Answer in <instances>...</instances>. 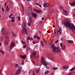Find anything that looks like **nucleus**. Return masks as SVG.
Segmentation results:
<instances>
[{
  "label": "nucleus",
  "mask_w": 75,
  "mask_h": 75,
  "mask_svg": "<svg viewBox=\"0 0 75 75\" xmlns=\"http://www.w3.org/2000/svg\"><path fill=\"white\" fill-rule=\"evenodd\" d=\"M50 48H52V51L53 53H56L57 52V47L54 46V44H52L50 46Z\"/></svg>",
  "instance_id": "nucleus-1"
},
{
  "label": "nucleus",
  "mask_w": 75,
  "mask_h": 75,
  "mask_svg": "<svg viewBox=\"0 0 75 75\" xmlns=\"http://www.w3.org/2000/svg\"><path fill=\"white\" fill-rule=\"evenodd\" d=\"M69 28L70 29H72L74 30H75V26L73 23H70V24Z\"/></svg>",
  "instance_id": "nucleus-2"
},
{
  "label": "nucleus",
  "mask_w": 75,
  "mask_h": 75,
  "mask_svg": "<svg viewBox=\"0 0 75 75\" xmlns=\"http://www.w3.org/2000/svg\"><path fill=\"white\" fill-rule=\"evenodd\" d=\"M6 38L5 39L6 41L5 42V45H8V41H9V38L8 36H6Z\"/></svg>",
  "instance_id": "nucleus-3"
},
{
  "label": "nucleus",
  "mask_w": 75,
  "mask_h": 75,
  "mask_svg": "<svg viewBox=\"0 0 75 75\" xmlns=\"http://www.w3.org/2000/svg\"><path fill=\"white\" fill-rule=\"evenodd\" d=\"M15 46V44H14V42H11V44L10 45V50H12V49L13 48V47H14Z\"/></svg>",
  "instance_id": "nucleus-4"
},
{
  "label": "nucleus",
  "mask_w": 75,
  "mask_h": 75,
  "mask_svg": "<svg viewBox=\"0 0 75 75\" xmlns=\"http://www.w3.org/2000/svg\"><path fill=\"white\" fill-rule=\"evenodd\" d=\"M70 24V22H68L64 23V25L67 27H69Z\"/></svg>",
  "instance_id": "nucleus-5"
},
{
  "label": "nucleus",
  "mask_w": 75,
  "mask_h": 75,
  "mask_svg": "<svg viewBox=\"0 0 75 75\" xmlns=\"http://www.w3.org/2000/svg\"><path fill=\"white\" fill-rule=\"evenodd\" d=\"M32 16L35 18L37 17V15L35 14L34 12H32L30 13Z\"/></svg>",
  "instance_id": "nucleus-6"
},
{
  "label": "nucleus",
  "mask_w": 75,
  "mask_h": 75,
  "mask_svg": "<svg viewBox=\"0 0 75 75\" xmlns=\"http://www.w3.org/2000/svg\"><path fill=\"white\" fill-rule=\"evenodd\" d=\"M43 65L45 67H47V65H50V64L49 63L46 62L44 61L43 62Z\"/></svg>",
  "instance_id": "nucleus-7"
},
{
  "label": "nucleus",
  "mask_w": 75,
  "mask_h": 75,
  "mask_svg": "<svg viewBox=\"0 0 75 75\" xmlns=\"http://www.w3.org/2000/svg\"><path fill=\"white\" fill-rule=\"evenodd\" d=\"M61 49H60L59 47H57L56 49L57 52H56V53H57V52H61Z\"/></svg>",
  "instance_id": "nucleus-8"
},
{
  "label": "nucleus",
  "mask_w": 75,
  "mask_h": 75,
  "mask_svg": "<svg viewBox=\"0 0 75 75\" xmlns=\"http://www.w3.org/2000/svg\"><path fill=\"white\" fill-rule=\"evenodd\" d=\"M21 71V70H20L18 69L16 71V72L15 73V75H19V74H20Z\"/></svg>",
  "instance_id": "nucleus-9"
},
{
  "label": "nucleus",
  "mask_w": 75,
  "mask_h": 75,
  "mask_svg": "<svg viewBox=\"0 0 75 75\" xmlns=\"http://www.w3.org/2000/svg\"><path fill=\"white\" fill-rule=\"evenodd\" d=\"M63 14L65 16H67L68 14V12L66 10H65L63 11Z\"/></svg>",
  "instance_id": "nucleus-10"
},
{
  "label": "nucleus",
  "mask_w": 75,
  "mask_h": 75,
  "mask_svg": "<svg viewBox=\"0 0 75 75\" xmlns=\"http://www.w3.org/2000/svg\"><path fill=\"white\" fill-rule=\"evenodd\" d=\"M23 31L24 32V34H27L28 32L27 31V29H26V28H23Z\"/></svg>",
  "instance_id": "nucleus-11"
},
{
  "label": "nucleus",
  "mask_w": 75,
  "mask_h": 75,
  "mask_svg": "<svg viewBox=\"0 0 75 75\" xmlns=\"http://www.w3.org/2000/svg\"><path fill=\"white\" fill-rule=\"evenodd\" d=\"M20 57L21 58H23V59H25V58H26V56L25 54L23 56L22 55H20Z\"/></svg>",
  "instance_id": "nucleus-12"
},
{
  "label": "nucleus",
  "mask_w": 75,
  "mask_h": 75,
  "mask_svg": "<svg viewBox=\"0 0 75 75\" xmlns=\"http://www.w3.org/2000/svg\"><path fill=\"white\" fill-rule=\"evenodd\" d=\"M2 32L3 35H5V33L6 32V30H5V28H3L2 29Z\"/></svg>",
  "instance_id": "nucleus-13"
},
{
  "label": "nucleus",
  "mask_w": 75,
  "mask_h": 75,
  "mask_svg": "<svg viewBox=\"0 0 75 75\" xmlns=\"http://www.w3.org/2000/svg\"><path fill=\"white\" fill-rule=\"evenodd\" d=\"M33 55H31V57L32 58H33V57H34V56H35L36 54H37V53L35 52H33Z\"/></svg>",
  "instance_id": "nucleus-14"
},
{
  "label": "nucleus",
  "mask_w": 75,
  "mask_h": 75,
  "mask_svg": "<svg viewBox=\"0 0 75 75\" xmlns=\"http://www.w3.org/2000/svg\"><path fill=\"white\" fill-rule=\"evenodd\" d=\"M28 17L30 23H31V22H32V18H31V16L30 15H29Z\"/></svg>",
  "instance_id": "nucleus-15"
},
{
  "label": "nucleus",
  "mask_w": 75,
  "mask_h": 75,
  "mask_svg": "<svg viewBox=\"0 0 75 75\" xmlns=\"http://www.w3.org/2000/svg\"><path fill=\"white\" fill-rule=\"evenodd\" d=\"M69 68V66H63L62 67V68L63 69H67V68Z\"/></svg>",
  "instance_id": "nucleus-16"
},
{
  "label": "nucleus",
  "mask_w": 75,
  "mask_h": 75,
  "mask_svg": "<svg viewBox=\"0 0 75 75\" xmlns=\"http://www.w3.org/2000/svg\"><path fill=\"white\" fill-rule=\"evenodd\" d=\"M50 58L51 60H52L54 59V56H53V55H52V54H51V56H50Z\"/></svg>",
  "instance_id": "nucleus-17"
},
{
  "label": "nucleus",
  "mask_w": 75,
  "mask_h": 75,
  "mask_svg": "<svg viewBox=\"0 0 75 75\" xmlns=\"http://www.w3.org/2000/svg\"><path fill=\"white\" fill-rule=\"evenodd\" d=\"M36 12L37 13H41V12H42V11H41V10L36 9Z\"/></svg>",
  "instance_id": "nucleus-18"
},
{
  "label": "nucleus",
  "mask_w": 75,
  "mask_h": 75,
  "mask_svg": "<svg viewBox=\"0 0 75 75\" xmlns=\"http://www.w3.org/2000/svg\"><path fill=\"white\" fill-rule=\"evenodd\" d=\"M44 61H44V57H42L41 58V63L42 64H43V62H44Z\"/></svg>",
  "instance_id": "nucleus-19"
},
{
  "label": "nucleus",
  "mask_w": 75,
  "mask_h": 75,
  "mask_svg": "<svg viewBox=\"0 0 75 75\" xmlns=\"http://www.w3.org/2000/svg\"><path fill=\"white\" fill-rule=\"evenodd\" d=\"M67 42L69 43H73V42H74V41H73L70 40H68L67 41Z\"/></svg>",
  "instance_id": "nucleus-20"
},
{
  "label": "nucleus",
  "mask_w": 75,
  "mask_h": 75,
  "mask_svg": "<svg viewBox=\"0 0 75 75\" xmlns=\"http://www.w3.org/2000/svg\"><path fill=\"white\" fill-rule=\"evenodd\" d=\"M18 69L19 70H20V71H21L22 70V67L20 66H18Z\"/></svg>",
  "instance_id": "nucleus-21"
},
{
  "label": "nucleus",
  "mask_w": 75,
  "mask_h": 75,
  "mask_svg": "<svg viewBox=\"0 0 75 75\" xmlns=\"http://www.w3.org/2000/svg\"><path fill=\"white\" fill-rule=\"evenodd\" d=\"M62 50H65V45H63L62 47Z\"/></svg>",
  "instance_id": "nucleus-22"
},
{
  "label": "nucleus",
  "mask_w": 75,
  "mask_h": 75,
  "mask_svg": "<svg viewBox=\"0 0 75 75\" xmlns=\"http://www.w3.org/2000/svg\"><path fill=\"white\" fill-rule=\"evenodd\" d=\"M52 69H53L54 70H57V69H58V68L57 67H55L54 66L53 67V68Z\"/></svg>",
  "instance_id": "nucleus-23"
},
{
  "label": "nucleus",
  "mask_w": 75,
  "mask_h": 75,
  "mask_svg": "<svg viewBox=\"0 0 75 75\" xmlns=\"http://www.w3.org/2000/svg\"><path fill=\"white\" fill-rule=\"evenodd\" d=\"M71 5L72 6H75V1L72 3L71 4Z\"/></svg>",
  "instance_id": "nucleus-24"
},
{
  "label": "nucleus",
  "mask_w": 75,
  "mask_h": 75,
  "mask_svg": "<svg viewBox=\"0 0 75 75\" xmlns=\"http://www.w3.org/2000/svg\"><path fill=\"white\" fill-rule=\"evenodd\" d=\"M0 52H1V54H4V52H4V51L3 52V50H0Z\"/></svg>",
  "instance_id": "nucleus-25"
},
{
  "label": "nucleus",
  "mask_w": 75,
  "mask_h": 75,
  "mask_svg": "<svg viewBox=\"0 0 75 75\" xmlns=\"http://www.w3.org/2000/svg\"><path fill=\"white\" fill-rule=\"evenodd\" d=\"M30 47H28L26 49V51L27 52H28V51H29V50H30Z\"/></svg>",
  "instance_id": "nucleus-26"
},
{
  "label": "nucleus",
  "mask_w": 75,
  "mask_h": 75,
  "mask_svg": "<svg viewBox=\"0 0 75 75\" xmlns=\"http://www.w3.org/2000/svg\"><path fill=\"white\" fill-rule=\"evenodd\" d=\"M49 71H46L45 72V75H47V74L49 73Z\"/></svg>",
  "instance_id": "nucleus-27"
},
{
  "label": "nucleus",
  "mask_w": 75,
  "mask_h": 75,
  "mask_svg": "<svg viewBox=\"0 0 75 75\" xmlns=\"http://www.w3.org/2000/svg\"><path fill=\"white\" fill-rule=\"evenodd\" d=\"M68 20L67 19H65L64 21V22L65 23H66L68 22Z\"/></svg>",
  "instance_id": "nucleus-28"
},
{
  "label": "nucleus",
  "mask_w": 75,
  "mask_h": 75,
  "mask_svg": "<svg viewBox=\"0 0 75 75\" xmlns=\"http://www.w3.org/2000/svg\"><path fill=\"white\" fill-rule=\"evenodd\" d=\"M42 40H43L44 43L45 44H47V42H45V39H44V38H43Z\"/></svg>",
  "instance_id": "nucleus-29"
},
{
  "label": "nucleus",
  "mask_w": 75,
  "mask_h": 75,
  "mask_svg": "<svg viewBox=\"0 0 75 75\" xmlns=\"http://www.w3.org/2000/svg\"><path fill=\"white\" fill-rule=\"evenodd\" d=\"M21 64L22 65H24V60H22L21 61Z\"/></svg>",
  "instance_id": "nucleus-30"
},
{
  "label": "nucleus",
  "mask_w": 75,
  "mask_h": 75,
  "mask_svg": "<svg viewBox=\"0 0 75 75\" xmlns=\"http://www.w3.org/2000/svg\"><path fill=\"white\" fill-rule=\"evenodd\" d=\"M30 36H28L27 37V41H28V40H30Z\"/></svg>",
  "instance_id": "nucleus-31"
},
{
  "label": "nucleus",
  "mask_w": 75,
  "mask_h": 75,
  "mask_svg": "<svg viewBox=\"0 0 75 75\" xmlns=\"http://www.w3.org/2000/svg\"><path fill=\"white\" fill-rule=\"evenodd\" d=\"M75 69V66L74 67V68H72L70 69L71 71H73V70H74Z\"/></svg>",
  "instance_id": "nucleus-32"
},
{
  "label": "nucleus",
  "mask_w": 75,
  "mask_h": 75,
  "mask_svg": "<svg viewBox=\"0 0 75 75\" xmlns=\"http://www.w3.org/2000/svg\"><path fill=\"white\" fill-rule=\"evenodd\" d=\"M11 33H12V35H13V36H14V37H15V36H16V35H15V34H14V33L13 32H12Z\"/></svg>",
  "instance_id": "nucleus-33"
},
{
  "label": "nucleus",
  "mask_w": 75,
  "mask_h": 75,
  "mask_svg": "<svg viewBox=\"0 0 75 75\" xmlns=\"http://www.w3.org/2000/svg\"><path fill=\"white\" fill-rule=\"evenodd\" d=\"M21 42L22 44H26V43L25 42H23V40H22L21 41Z\"/></svg>",
  "instance_id": "nucleus-34"
},
{
  "label": "nucleus",
  "mask_w": 75,
  "mask_h": 75,
  "mask_svg": "<svg viewBox=\"0 0 75 75\" xmlns=\"http://www.w3.org/2000/svg\"><path fill=\"white\" fill-rule=\"evenodd\" d=\"M60 8H61V9H62L63 8V6H62V5H60Z\"/></svg>",
  "instance_id": "nucleus-35"
},
{
  "label": "nucleus",
  "mask_w": 75,
  "mask_h": 75,
  "mask_svg": "<svg viewBox=\"0 0 75 75\" xmlns=\"http://www.w3.org/2000/svg\"><path fill=\"white\" fill-rule=\"evenodd\" d=\"M49 6V4H48V3H47L46 4V7H48Z\"/></svg>",
  "instance_id": "nucleus-36"
},
{
  "label": "nucleus",
  "mask_w": 75,
  "mask_h": 75,
  "mask_svg": "<svg viewBox=\"0 0 75 75\" xmlns=\"http://www.w3.org/2000/svg\"><path fill=\"white\" fill-rule=\"evenodd\" d=\"M13 14L12 13H11L10 15L9 16V17H11L12 16H13Z\"/></svg>",
  "instance_id": "nucleus-37"
},
{
  "label": "nucleus",
  "mask_w": 75,
  "mask_h": 75,
  "mask_svg": "<svg viewBox=\"0 0 75 75\" xmlns=\"http://www.w3.org/2000/svg\"><path fill=\"white\" fill-rule=\"evenodd\" d=\"M56 33H57V32L54 31V35H53V36L54 37H55V34H56Z\"/></svg>",
  "instance_id": "nucleus-38"
},
{
  "label": "nucleus",
  "mask_w": 75,
  "mask_h": 75,
  "mask_svg": "<svg viewBox=\"0 0 75 75\" xmlns=\"http://www.w3.org/2000/svg\"><path fill=\"white\" fill-rule=\"evenodd\" d=\"M46 3H44V5H43V7H46Z\"/></svg>",
  "instance_id": "nucleus-39"
},
{
  "label": "nucleus",
  "mask_w": 75,
  "mask_h": 75,
  "mask_svg": "<svg viewBox=\"0 0 75 75\" xmlns=\"http://www.w3.org/2000/svg\"><path fill=\"white\" fill-rule=\"evenodd\" d=\"M28 25L29 26H30V25H31V24H30V22H28Z\"/></svg>",
  "instance_id": "nucleus-40"
},
{
  "label": "nucleus",
  "mask_w": 75,
  "mask_h": 75,
  "mask_svg": "<svg viewBox=\"0 0 75 75\" xmlns=\"http://www.w3.org/2000/svg\"><path fill=\"white\" fill-rule=\"evenodd\" d=\"M39 58L38 56H35L34 57V58Z\"/></svg>",
  "instance_id": "nucleus-41"
},
{
  "label": "nucleus",
  "mask_w": 75,
  "mask_h": 75,
  "mask_svg": "<svg viewBox=\"0 0 75 75\" xmlns=\"http://www.w3.org/2000/svg\"><path fill=\"white\" fill-rule=\"evenodd\" d=\"M18 20H19V21L20 20H21V19H20V16H18Z\"/></svg>",
  "instance_id": "nucleus-42"
},
{
  "label": "nucleus",
  "mask_w": 75,
  "mask_h": 75,
  "mask_svg": "<svg viewBox=\"0 0 75 75\" xmlns=\"http://www.w3.org/2000/svg\"><path fill=\"white\" fill-rule=\"evenodd\" d=\"M5 34L6 35H8V32H5Z\"/></svg>",
  "instance_id": "nucleus-43"
},
{
  "label": "nucleus",
  "mask_w": 75,
  "mask_h": 75,
  "mask_svg": "<svg viewBox=\"0 0 75 75\" xmlns=\"http://www.w3.org/2000/svg\"><path fill=\"white\" fill-rule=\"evenodd\" d=\"M10 9V8H6V11H8L9 10V9Z\"/></svg>",
  "instance_id": "nucleus-44"
},
{
  "label": "nucleus",
  "mask_w": 75,
  "mask_h": 75,
  "mask_svg": "<svg viewBox=\"0 0 75 75\" xmlns=\"http://www.w3.org/2000/svg\"><path fill=\"white\" fill-rule=\"evenodd\" d=\"M61 28H60L59 30V32H61Z\"/></svg>",
  "instance_id": "nucleus-45"
},
{
  "label": "nucleus",
  "mask_w": 75,
  "mask_h": 75,
  "mask_svg": "<svg viewBox=\"0 0 75 75\" xmlns=\"http://www.w3.org/2000/svg\"><path fill=\"white\" fill-rule=\"evenodd\" d=\"M36 73H38L39 72V70H38V69L36 71Z\"/></svg>",
  "instance_id": "nucleus-46"
},
{
  "label": "nucleus",
  "mask_w": 75,
  "mask_h": 75,
  "mask_svg": "<svg viewBox=\"0 0 75 75\" xmlns=\"http://www.w3.org/2000/svg\"><path fill=\"white\" fill-rule=\"evenodd\" d=\"M37 36L36 35H34V36H33V38H37Z\"/></svg>",
  "instance_id": "nucleus-47"
},
{
  "label": "nucleus",
  "mask_w": 75,
  "mask_h": 75,
  "mask_svg": "<svg viewBox=\"0 0 75 75\" xmlns=\"http://www.w3.org/2000/svg\"><path fill=\"white\" fill-rule=\"evenodd\" d=\"M36 43V41H33V44H35Z\"/></svg>",
  "instance_id": "nucleus-48"
},
{
  "label": "nucleus",
  "mask_w": 75,
  "mask_h": 75,
  "mask_svg": "<svg viewBox=\"0 0 75 75\" xmlns=\"http://www.w3.org/2000/svg\"><path fill=\"white\" fill-rule=\"evenodd\" d=\"M1 9L2 11H3V12H4V8H2Z\"/></svg>",
  "instance_id": "nucleus-49"
},
{
  "label": "nucleus",
  "mask_w": 75,
  "mask_h": 75,
  "mask_svg": "<svg viewBox=\"0 0 75 75\" xmlns=\"http://www.w3.org/2000/svg\"><path fill=\"white\" fill-rule=\"evenodd\" d=\"M37 39L38 40H40V38L39 36H37Z\"/></svg>",
  "instance_id": "nucleus-50"
},
{
  "label": "nucleus",
  "mask_w": 75,
  "mask_h": 75,
  "mask_svg": "<svg viewBox=\"0 0 75 75\" xmlns=\"http://www.w3.org/2000/svg\"><path fill=\"white\" fill-rule=\"evenodd\" d=\"M30 40H33V38H30Z\"/></svg>",
  "instance_id": "nucleus-51"
},
{
  "label": "nucleus",
  "mask_w": 75,
  "mask_h": 75,
  "mask_svg": "<svg viewBox=\"0 0 75 75\" xmlns=\"http://www.w3.org/2000/svg\"><path fill=\"white\" fill-rule=\"evenodd\" d=\"M15 67H18V64H16L15 65Z\"/></svg>",
  "instance_id": "nucleus-52"
},
{
  "label": "nucleus",
  "mask_w": 75,
  "mask_h": 75,
  "mask_svg": "<svg viewBox=\"0 0 75 75\" xmlns=\"http://www.w3.org/2000/svg\"><path fill=\"white\" fill-rule=\"evenodd\" d=\"M11 19H15V17H11Z\"/></svg>",
  "instance_id": "nucleus-53"
},
{
  "label": "nucleus",
  "mask_w": 75,
  "mask_h": 75,
  "mask_svg": "<svg viewBox=\"0 0 75 75\" xmlns=\"http://www.w3.org/2000/svg\"><path fill=\"white\" fill-rule=\"evenodd\" d=\"M12 22H14L15 21V20L14 19H12L11 20Z\"/></svg>",
  "instance_id": "nucleus-54"
},
{
  "label": "nucleus",
  "mask_w": 75,
  "mask_h": 75,
  "mask_svg": "<svg viewBox=\"0 0 75 75\" xmlns=\"http://www.w3.org/2000/svg\"><path fill=\"white\" fill-rule=\"evenodd\" d=\"M35 4L36 5H38H38H39V4H40L39 3H36Z\"/></svg>",
  "instance_id": "nucleus-55"
},
{
  "label": "nucleus",
  "mask_w": 75,
  "mask_h": 75,
  "mask_svg": "<svg viewBox=\"0 0 75 75\" xmlns=\"http://www.w3.org/2000/svg\"><path fill=\"white\" fill-rule=\"evenodd\" d=\"M27 47V45H25L23 46V48H25Z\"/></svg>",
  "instance_id": "nucleus-56"
},
{
  "label": "nucleus",
  "mask_w": 75,
  "mask_h": 75,
  "mask_svg": "<svg viewBox=\"0 0 75 75\" xmlns=\"http://www.w3.org/2000/svg\"><path fill=\"white\" fill-rule=\"evenodd\" d=\"M47 33H51V31H50V30H47Z\"/></svg>",
  "instance_id": "nucleus-57"
},
{
  "label": "nucleus",
  "mask_w": 75,
  "mask_h": 75,
  "mask_svg": "<svg viewBox=\"0 0 75 75\" xmlns=\"http://www.w3.org/2000/svg\"><path fill=\"white\" fill-rule=\"evenodd\" d=\"M58 42V40H57L55 42L56 43V44H57V42Z\"/></svg>",
  "instance_id": "nucleus-58"
},
{
  "label": "nucleus",
  "mask_w": 75,
  "mask_h": 75,
  "mask_svg": "<svg viewBox=\"0 0 75 75\" xmlns=\"http://www.w3.org/2000/svg\"><path fill=\"white\" fill-rule=\"evenodd\" d=\"M61 41H63V40H64V39H63V38H61Z\"/></svg>",
  "instance_id": "nucleus-59"
},
{
  "label": "nucleus",
  "mask_w": 75,
  "mask_h": 75,
  "mask_svg": "<svg viewBox=\"0 0 75 75\" xmlns=\"http://www.w3.org/2000/svg\"><path fill=\"white\" fill-rule=\"evenodd\" d=\"M62 45H63V44H62V43H61L60 44V47H62Z\"/></svg>",
  "instance_id": "nucleus-60"
},
{
  "label": "nucleus",
  "mask_w": 75,
  "mask_h": 75,
  "mask_svg": "<svg viewBox=\"0 0 75 75\" xmlns=\"http://www.w3.org/2000/svg\"><path fill=\"white\" fill-rule=\"evenodd\" d=\"M42 23V21H40L39 22V24H41V23Z\"/></svg>",
  "instance_id": "nucleus-61"
},
{
  "label": "nucleus",
  "mask_w": 75,
  "mask_h": 75,
  "mask_svg": "<svg viewBox=\"0 0 75 75\" xmlns=\"http://www.w3.org/2000/svg\"><path fill=\"white\" fill-rule=\"evenodd\" d=\"M41 45H42V46L43 47H44V44L43 43L42 44H41Z\"/></svg>",
  "instance_id": "nucleus-62"
},
{
  "label": "nucleus",
  "mask_w": 75,
  "mask_h": 75,
  "mask_svg": "<svg viewBox=\"0 0 75 75\" xmlns=\"http://www.w3.org/2000/svg\"><path fill=\"white\" fill-rule=\"evenodd\" d=\"M37 9H35V8H34L33 9V10L34 11H36V10Z\"/></svg>",
  "instance_id": "nucleus-63"
},
{
  "label": "nucleus",
  "mask_w": 75,
  "mask_h": 75,
  "mask_svg": "<svg viewBox=\"0 0 75 75\" xmlns=\"http://www.w3.org/2000/svg\"><path fill=\"white\" fill-rule=\"evenodd\" d=\"M47 20V18H46L45 20V21H46V20Z\"/></svg>",
  "instance_id": "nucleus-64"
}]
</instances>
